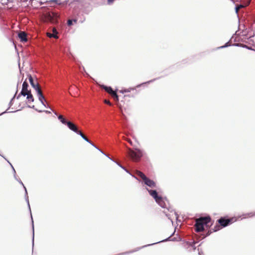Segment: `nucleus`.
Returning <instances> with one entry per match:
<instances>
[{
    "mask_svg": "<svg viewBox=\"0 0 255 255\" xmlns=\"http://www.w3.org/2000/svg\"><path fill=\"white\" fill-rule=\"evenodd\" d=\"M210 216L208 214L200 216L196 220L195 224V231L196 232L208 231L213 225Z\"/></svg>",
    "mask_w": 255,
    "mask_h": 255,
    "instance_id": "f257e3e1",
    "label": "nucleus"
},
{
    "mask_svg": "<svg viewBox=\"0 0 255 255\" xmlns=\"http://www.w3.org/2000/svg\"><path fill=\"white\" fill-rule=\"evenodd\" d=\"M255 216V212H250L247 213L245 214H243L242 215L239 216L237 218L236 217H233L230 218H229L227 216L221 217L219 219L217 220V222L218 223L222 228L228 227L235 222L237 221V220L243 217L242 219H246L248 217H252Z\"/></svg>",
    "mask_w": 255,
    "mask_h": 255,
    "instance_id": "f03ea898",
    "label": "nucleus"
},
{
    "mask_svg": "<svg viewBox=\"0 0 255 255\" xmlns=\"http://www.w3.org/2000/svg\"><path fill=\"white\" fill-rule=\"evenodd\" d=\"M146 189L159 206L161 208H166V202L169 204L166 197H162L161 195H159L156 190L149 189L147 187H146Z\"/></svg>",
    "mask_w": 255,
    "mask_h": 255,
    "instance_id": "7ed1b4c3",
    "label": "nucleus"
},
{
    "mask_svg": "<svg viewBox=\"0 0 255 255\" xmlns=\"http://www.w3.org/2000/svg\"><path fill=\"white\" fill-rule=\"evenodd\" d=\"M171 237L169 236L168 238H166V239H164V240H163L162 241L157 242L156 243L150 244H149V245H146L143 246L141 247H138V248H136L135 250H131V251H128V252H124V253H120V254H117V255H128V254L134 253L135 252L138 251H139L141 249H142V248H145V247H148V246H152V245H155V244H159V243H160L165 242H167V241H171Z\"/></svg>",
    "mask_w": 255,
    "mask_h": 255,
    "instance_id": "20e7f679",
    "label": "nucleus"
},
{
    "mask_svg": "<svg viewBox=\"0 0 255 255\" xmlns=\"http://www.w3.org/2000/svg\"><path fill=\"white\" fill-rule=\"evenodd\" d=\"M160 78V77H159L158 78H154L153 79L149 80L148 81L143 82V83H142L141 84L137 85L136 86V87H134V88L130 87V88H129L128 89L123 88V89H122V90H121L120 91V93H122V94H124V93H126L130 92L132 90H136V88H140L141 86L148 84H149L150 83H152V82L155 81V80H156L157 79H159Z\"/></svg>",
    "mask_w": 255,
    "mask_h": 255,
    "instance_id": "39448f33",
    "label": "nucleus"
},
{
    "mask_svg": "<svg viewBox=\"0 0 255 255\" xmlns=\"http://www.w3.org/2000/svg\"><path fill=\"white\" fill-rule=\"evenodd\" d=\"M140 177L143 180L144 184L150 188L156 187V183L153 180L147 177L144 174L141 173Z\"/></svg>",
    "mask_w": 255,
    "mask_h": 255,
    "instance_id": "423d86ee",
    "label": "nucleus"
},
{
    "mask_svg": "<svg viewBox=\"0 0 255 255\" xmlns=\"http://www.w3.org/2000/svg\"><path fill=\"white\" fill-rule=\"evenodd\" d=\"M24 198H25V201H26V203H27V207H28V208L30 214V217H31V224H32V252H33V251L34 245V222H33V218H32V216L31 210V208H30V204H29V201L28 197Z\"/></svg>",
    "mask_w": 255,
    "mask_h": 255,
    "instance_id": "0eeeda50",
    "label": "nucleus"
},
{
    "mask_svg": "<svg viewBox=\"0 0 255 255\" xmlns=\"http://www.w3.org/2000/svg\"><path fill=\"white\" fill-rule=\"evenodd\" d=\"M195 242H189L188 241H183V247L188 251L190 252L195 251L196 249Z\"/></svg>",
    "mask_w": 255,
    "mask_h": 255,
    "instance_id": "6e6552de",
    "label": "nucleus"
},
{
    "mask_svg": "<svg viewBox=\"0 0 255 255\" xmlns=\"http://www.w3.org/2000/svg\"><path fill=\"white\" fill-rule=\"evenodd\" d=\"M15 94H14L13 95V96L12 97V98L11 99V100H10L9 102V104H8V108L4 112H2L0 114V116H2L3 115V114H6V113H16L19 111H21L24 108V107L23 106L22 107H21L18 110H15V111H9V112H8V110L10 109V108L12 106V105L13 104V101L15 99Z\"/></svg>",
    "mask_w": 255,
    "mask_h": 255,
    "instance_id": "1a4fd4ad",
    "label": "nucleus"
},
{
    "mask_svg": "<svg viewBox=\"0 0 255 255\" xmlns=\"http://www.w3.org/2000/svg\"><path fill=\"white\" fill-rule=\"evenodd\" d=\"M222 229V227L218 223H217L213 228L212 231L210 230H208V231L204 232L202 234V236H203V238H205L210 236L212 232H216Z\"/></svg>",
    "mask_w": 255,
    "mask_h": 255,
    "instance_id": "9d476101",
    "label": "nucleus"
},
{
    "mask_svg": "<svg viewBox=\"0 0 255 255\" xmlns=\"http://www.w3.org/2000/svg\"><path fill=\"white\" fill-rule=\"evenodd\" d=\"M101 87L107 92L112 94L116 98L117 101H119V96L117 94V91H114L111 86H106L103 84Z\"/></svg>",
    "mask_w": 255,
    "mask_h": 255,
    "instance_id": "9b49d317",
    "label": "nucleus"
},
{
    "mask_svg": "<svg viewBox=\"0 0 255 255\" xmlns=\"http://www.w3.org/2000/svg\"><path fill=\"white\" fill-rule=\"evenodd\" d=\"M29 83L31 87L34 89L36 92L40 90L38 83H35L32 76L29 74L27 76Z\"/></svg>",
    "mask_w": 255,
    "mask_h": 255,
    "instance_id": "f8f14e48",
    "label": "nucleus"
},
{
    "mask_svg": "<svg viewBox=\"0 0 255 255\" xmlns=\"http://www.w3.org/2000/svg\"><path fill=\"white\" fill-rule=\"evenodd\" d=\"M145 154L144 151L138 148H135V156L138 160H140L141 158L144 157Z\"/></svg>",
    "mask_w": 255,
    "mask_h": 255,
    "instance_id": "ddd939ff",
    "label": "nucleus"
},
{
    "mask_svg": "<svg viewBox=\"0 0 255 255\" xmlns=\"http://www.w3.org/2000/svg\"><path fill=\"white\" fill-rule=\"evenodd\" d=\"M66 126L68 127V128L74 132L75 133H77L78 129L76 126L73 124L72 122L68 121L67 123Z\"/></svg>",
    "mask_w": 255,
    "mask_h": 255,
    "instance_id": "4468645a",
    "label": "nucleus"
},
{
    "mask_svg": "<svg viewBox=\"0 0 255 255\" xmlns=\"http://www.w3.org/2000/svg\"><path fill=\"white\" fill-rule=\"evenodd\" d=\"M52 33H48L47 36L49 38H54L55 39H58L59 38V36H58V31L55 28H53L52 30Z\"/></svg>",
    "mask_w": 255,
    "mask_h": 255,
    "instance_id": "2eb2a0df",
    "label": "nucleus"
},
{
    "mask_svg": "<svg viewBox=\"0 0 255 255\" xmlns=\"http://www.w3.org/2000/svg\"><path fill=\"white\" fill-rule=\"evenodd\" d=\"M29 84L28 82L25 80L22 85V89L20 92L24 93H27Z\"/></svg>",
    "mask_w": 255,
    "mask_h": 255,
    "instance_id": "dca6fc26",
    "label": "nucleus"
},
{
    "mask_svg": "<svg viewBox=\"0 0 255 255\" xmlns=\"http://www.w3.org/2000/svg\"><path fill=\"white\" fill-rule=\"evenodd\" d=\"M18 37L22 42H25L27 41L26 34L24 32H19L18 34Z\"/></svg>",
    "mask_w": 255,
    "mask_h": 255,
    "instance_id": "f3484780",
    "label": "nucleus"
},
{
    "mask_svg": "<svg viewBox=\"0 0 255 255\" xmlns=\"http://www.w3.org/2000/svg\"><path fill=\"white\" fill-rule=\"evenodd\" d=\"M55 115L57 116L58 120L63 125H66V123L68 122L67 121L62 115H57L56 112L53 111Z\"/></svg>",
    "mask_w": 255,
    "mask_h": 255,
    "instance_id": "a211bd4d",
    "label": "nucleus"
},
{
    "mask_svg": "<svg viewBox=\"0 0 255 255\" xmlns=\"http://www.w3.org/2000/svg\"><path fill=\"white\" fill-rule=\"evenodd\" d=\"M36 93L38 100L40 101L41 103H43V101H45V99L43 95L41 90L37 91Z\"/></svg>",
    "mask_w": 255,
    "mask_h": 255,
    "instance_id": "6ab92c4d",
    "label": "nucleus"
},
{
    "mask_svg": "<svg viewBox=\"0 0 255 255\" xmlns=\"http://www.w3.org/2000/svg\"><path fill=\"white\" fill-rule=\"evenodd\" d=\"M233 45L234 46L246 48V49H247L248 50H250L253 51V50H254V48H253L252 47L249 46H248L246 44H244L234 43Z\"/></svg>",
    "mask_w": 255,
    "mask_h": 255,
    "instance_id": "aec40b11",
    "label": "nucleus"
},
{
    "mask_svg": "<svg viewBox=\"0 0 255 255\" xmlns=\"http://www.w3.org/2000/svg\"><path fill=\"white\" fill-rule=\"evenodd\" d=\"M252 30V28H250L249 30H247V29L243 30L242 32L243 33L242 36H244L245 39H247V38L249 37H248V35L249 34V32Z\"/></svg>",
    "mask_w": 255,
    "mask_h": 255,
    "instance_id": "412c9836",
    "label": "nucleus"
},
{
    "mask_svg": "<svg viewBox=\"0 0 255 255\" xmlns=\"http://www.w3.org/2000/svg\"><path fill=\"white\" fill-rule=\"evenodd\" d=\"M26 96V100L27 101V103H31L34 101V98L32 94H27Z\"/></svg>",
    "mask_w": 255,
    "mask_h": 255,
    "instance_id": "4be33fe9",
    "label": "nucleus"
},
{
    "mask_svg": "<svg viewBox=\"0 0 255 255\" xmlns=\"http://www.w3.org/2000/svg\"><path fill=\"white\" fill-rule=\"evenodd\" d=\"M233 45H234V44H230V40H229V41L227 42L224 45L217 47V49H220L227 48L229 46H234Z\"/></svg>",
    "mask_w": 255,
    "mask_h": 255,
    "instance_id": "5701e85b",
    "label": "nucleus"
},
{
    "mask_svg": "<svg viewBox=\"0 0 255 255\" xmlns=\"http://www.w3.org/2000/svg\"><path fill=\"white\" fill-rule=\"evenodd\" d=\"M115 163H116V164L118 165L120 167H121L122 169L125 170L127 173H129V171L126 168H125L124 166H123L121 164H120L119 162L116 161Z\"/></svg>",
    "mask_w": 255,
    "mask_h": 255,
    "instance_id": "b1692460",
    "label": "nucleus"
},
{
    "mask_svg": "<svg viewBox=\"0 0 255 255\" xmlns=\"http://www.w3.org/2000/svg\"><path fill=\"white\" fill-rule=\"evenodd\" d=\"M49 3L54 2L56 5H60L62 4V2L61 0H50L49 1Z\"/></svg>",
    "mask_w": 255,
    "mask_h": 255,
    "instance_id": "393cba45",
    "label": "nucleus"
},
{
    "mask_svg": "<svg viewBox=\"0 0 255 255\" xmlns=\"http://www.w3.org/2000/svg\"><path fill=\"white\" fill-rule=\"evenodd\" d=\"M36 111H37V112L40 113L44 112L47 114H50L51 113V111H48V110H41L36 109Z\"/></svg>",
    "mask_w": 255,
    "mask_h": 255,
    "instance_id": "a878e982",
    "label": "nucleus"
},
{
    "mask_svg": "<svg viewBox=\"0 0 255 255\" xmlns=\"http://www.w3.org/2000/svg\"><path fill=\"white\" fill-rule=\"evenodd\" d=\"M21 185L22 186L23 190H24V198L28 197V192L26 187L25 186L23 183V185Z\"/></svg>",
    "mask_w": 255,
    "mask_h": 255,
    "instance_id": "bb28decb",
    "label": "nucleus"
},
{
    "mask_svg": "<svg viewBox=\"0 0 255 255\" xmlns=\"http://www.w3.org/2000/svg\"><path fill=\"white\" fill-rule=\"evenodd\" d=\"M27 93H24L20 92L18 95L16 97L15 96V98H16V99H19L21 96L25 97Z\"/></svg>",
    "mask_w": 255,
    "mask_h": 255,
    "instance_id": "cd10ccee",
    "label": "nucleus"
},
{
    "mask_svg": "<svg viewBox=\"0 0 255 255\" xmlns=\"http://www.w3.org/2000/svg\"><path fill=\"white\" fill-rule=\"evenodd\" d=\"M13 0H6V1L2 2V0H0V3L3 5L7 4L8 2H13Z\"/></svg>",
    "mask_w": 255,
    "mask_h": 255,
    "instance_id": "c85d7f7f",
    "label": "nucleus"
},
{
    "mask_svg": "<svg viewBox=\"0 0 255 255\" xmlns=\"http://www.w3.org/2000/svg\"><path fill=\"white\" fill-rule=\"evenodd\" d=\"M243 7V5L242 4H240L239 5H235V12L236 13V14L238 15V10H239V9L240 8V7Z\"/></svg>",
    "mask_w": 255,
    "mask_h": 255,
    "instance_id": "c756f323",
    "label": "nucleus"
},
{
    "mask_svg": "<svg viewBox=\"0 0 255 255\" xmlns=\"http://www.w3.org/2000/svg\"><path fill=\"white\" fill-rule=\"evenodd\" d=\"M82 0H72V1L69 3V5H72L74 3H81Z\"/></svg>",
    "mask_w": 255,
    "mask_h": 255,
    "instance_id": "7c9ffc66",
    "label": "nucleus"
},
{
    "mask_svg": "<svg viewBox=\"0 0 255 255\" xmlns=\"http://www.w3.org/2000/svg\"><path fill=\"white\" fill-rule=\"evenodd\" d=\"M41 104L45 108H48V109H50V110H51V108H50V107L46 103V100H45V101H43V103H41Z\"/></svg>",
    "mask_w": 255,
    "mask_h": 255,
    "instance_id": "2f4dec72",
    "label": "nucleus"
},
{
    "mask_svg": "<svg viewBox=\"0 0 255 255\" xmlns=\"http://www.w3.org/2000/svg\"><path fill=\"white\" fill-rule=\"evenodd\" d=\"M67 24L68 26H71L74 25V23L71 19H68L67 21Z\"/></svg>",
    "mask_w": 255,
    "mask_h": 255,
    "instance_id": "473e14b6",
    "label": "nucleus"
},
{
    "mask_svg": "<svg viewBox=\"0 0 255 255\" xmlns=\"http://www.w3.org/2000/svg\"><path fill=\"white\" fill-rule=\"evenodd\" d=\"M11 169L13 174V177L14 178H16V172L13 165H11Z\"/></svg>",
    "mask_w": 255,
    "mask_h": 255,
    "instance_id": "72a5a7b5",
    "label": "nucleus"
},
{
    "mask_svg": "<svg viewBox=\"0 0 255 255\" xmlns=\"http://www.w3.org/2000/svg\"><path fill=\"white\" fill-rule=\"evenodd\" d=\"M255 36V32H254L253 34L252 35L250 36L248 38H247V39L250 40L251 42H254V40L251 39V38L252 37H254Z\"/></svg>",
    "mask_w": 255,
    "mask_h": 255,
    "instance_id": "f704fd0d",
    "label": "nucleus"
},
{
    "mask_svg": "<svg viewBox=\"0 0 255 255\" xmlns=\"http://www.w3.org/2000/svg\"><path fill=\"white\" fill-rule=\"evenodd\" d=\"M20 185H23V182L20 180V178H19L17 176V175L16 174V178H14Z\"/></svg>",
    "mask_w": 255,
    "mask_h": 255,
    "instance_id": "c9c22d12",
    "label": "nucleus"
},
{
    "mask_svg": "<svg viewBox=\"0 0 255 255\" xmlns=\"http://www.w3.org/2000/svg\"><path fill=\"white\" fill-rule=\"evenodd\" d=\"M76 134L80 135V136L83 139L85 136L84 135V134L81 131H79L78 130L77 133H76Z\"/></svg>",
    "mask_w": 255,
    "mask_h": 255,
    "instance_id": "e433bc0d",
    "label": "nucleus"
},
{
    "mask_svg": "<svg viewBox=\"0 0 255 255\" xmlns=\"http://www.w3.org/2000/svg\"><path fill=\"white\" fill-rule=\"evenodd\" d=\"M24 107H25V106H24ZM25 107H27L28 108H31V109H34L35 111H36V109H37L36 108H35L34 105L30 106V105H27L26 106H25Z\"/></svg>",
    "mask_w": 255,
    "mask_h": 255,
    "instance_id": "4c0bfd02",
    "label": "nucleus"
},
{
    "mask_svg": "<svg viewBox=\"0 0 255 255\" xmlns=\"http://www.w3.org/2000/svg\"><path fill=\"white\" fill-rule=\"evenodd\" d=\"M163 213L165 214L166 216L168 218V219L170 220L172 222V223H173V221H172V219H171L170 215L168 213H166V212L164 211L163 212Z\"/></svg>",
    "mask_w": 255,
    "mask_h": 255,
    "instance_id": "58836bf2",
    "label": "nucleus"
},
{
    "mask_svg": "<svg viewBox=\"0 0 255 255\" xmlns=\"http://www.w3.org/2000/svg\"><path fill=\"white\" fill-rule=\"evenodd\" d=\"M130 176H131L132 177H133L134 178H135L136 180H138V181H140L139 180V179L135 175H134L133 174H132L130 171H129V173H128Z\"/></svg>",
    "mask_w": 255,
    "mask_h": 255,
    "instance_id": "ea45409f",
    "label": "nucleus"
},
{
    "mask_svg": "<svg viewBox=\"0 0 255 255\" xmlns=\"http://www.w3.org/2000/svg\"><path fill=\"white\" fill-rule=\"evenodd\" d=\"M115 0H107V4L111 5L113 3Z\"/></svg>",
    "mask_w": 255,
    "mask_h": 255,
    "instance_id": "a19ab883",
    "label": "nucleus"
},
{
    "mask_svg": "<svg viewBox=\"0 0 255 255\" xmlns=\"http://www.w3.org/2000/svg\"><path fill=\"white\" fill-rule=\"evenodd\" d=\"M174 214H175V216H176V221H177V222H181V221H180V220L178 219V214H177V212H176L175 211H174Z\"/></svg>",
    "mask_w": 255,
    "mask_h": 255,
    "instance_id": "79ce46f5",
    "label": "nucleus"
},
{
    "mask_svg": "<svg viewBox=\"0 0 255 255\" xmlns=\"http://www.w3.org/2000/svg\"><path fill=\"white\" fill-rule=\"evenodd\" d=\"M168 211L170 212H172V211H174V210H173L170 207H167V206L166 205V208Z\"/></svg>",
    "mask_w": 255,
    "mask_h": 255,
    "instance_id": "37998d69",
    "label": "nucleus"
},
{
    "mask_svg": "<svg viewBox=\"0 0 255 255\" xmlns=\"http://www.w3.org/2000/svg\"><path fill=\"white\" fill-rule=\"evenodd\" d=\"M83 139L89 143H91V141L85 136Z\"/></svg>",
    "mask_w": 255,
    "mask_h": 255,
    "instance_id": "c03bdc74",
    "label": "nucleus"
},
{
    "mask_svg": "<svg viewBox=\"0 0 255 255\" xmlns=\"http://www.w3.org/2000/svg\"><path fill=\"white\" fill-rule=\"evenodd\" d=\"M106 156H107L108 158H109L110 160H111L112 161H113L114 162H115L116 160H115L114 159H113V158H112L111 157H110L108 155H107V154H106V155H105Z\"/></svg>",
    "mask_w": 255,
    "mask_h": 255,
    "instance_id": "a18cd8bd",
    "label": "nucleus"
},
{
    "mask_svg": "<svg viewBox=\"0 0 255 255\" xmlns=\"http://www.w3.org/2000/svg\"><path fill=\"white\" fill-rule=\"evenodd\" d=\"M18 85H19V82H18L17 83V85H16V90L15 93L14 94L15 95L17 93L18 91Z\"/></svg>",
    "mask_w": 255,
    "mask_h": 255,
    "instance_id": "49530a36",
    "label": "nucleus"
},
{
    "mask_svg": "<svg viewBox=\"0 0 255 255\" xmlns=\"http://www.w3.org/2000/svg\"><path fill=\"white\" fill-rule=\"evenodd\" d=\"M71 20H72V21H73V23H74H74H77V20H78V19H77V18H74V19H71Z\"/></svg>",
    "mask_w": 255,
    "mask_h": 255,
    "instance_id": "de8ad7c7",
    "label": "nucleus"
},
{
    "mask_svg": "<svg viewBox=\"0 0 255 255\" xmlns=\"http://www.w3.org/2000/svg\"><path fill=\"white\" fill-rule=\"evenodd\" d=\"M125 96L126 97H132L133 98L134 97V95H132V94H128V95H126Z\"/></svg>",
    "mask_w": 255,
    "mask_h": 255,
    "instance_id": "09e8293b",
    "label": "nucleus"
},
{
    "mask_svg": "<svg viewBox=\"0 0 255 255\" xmlns=\"http://www.w3.org/2000/svg\"><path fill=\"white\" fill-rule=\"evenodd\" d=\"M2 158H3L7 162V163H8V164H9V163H10V162L5 156H2Z\"/></svg>",
    "mask_w": 255,
    "mask_h": 255,
    "instance_id": "8fccbe9b",
    "label": "nucleus"
},
{
    "mask_svg": "<svg viewBox=\"0 0 255 255\" xmlns=\"http://www.w3.org/2000/svg\"><path fill=\"white\" fill-rule=\"evenodd\" d=\"M2 158H3L7 162V163H8V164H9V163H10V162L5 156H2Z\"/></svg>",
    "mask_w": 255,
    "mask_h": 255,
    "instance_id": "3c124183",
    "label": "nucleus"
},
{
    "mask_svg": "<svg viewBox=\"0 0 255 255\" xmlns=\"http://www.w3.org/2000/svg\"><path fill=\"white\" fill-rule=\"evenodd\" d=\"M91 145H92L93 146H94L95 148H97V146L96 145H95L93 143H92L91 141V143H90Z\"/></svg>",
    "mask_w": 255,
    "mask_h": 255,
    "instance_id": "603ef678",
    "label": "nucleus"
},
{
    "mask_svg": "<svg viewBox=\"0 0 255 255\" xmlns=\"http://www.w3.org/2000/svg\"><path fill=\"white\" fill-rule=\"evenodd\" d=\"M198 255H203V252L202 251H199L198 252Z\"/></svg>",
    "mask_w": 255,
    "mask_h": 255,
    "instance_id": "864d4df0",
    "label": "nucleus"
},
{
    "mask_svg": "<svg viewBox=\"0 0 255 255\" xmlns=\"http://www.w3.org/2000/svg\"><path fill=\"white\" fill-rule=\"evenodd\" d=\"M176 238H173L171 239V241H176Z\"/></svg>",
    "mask_w": 255,
    "mask_h": 255,
    "instance_id": "5fc2aeb1",
    "label": "nucleus"
},
{
    "mask_svg": "<svg viewBox=\"0 0 255 255\" xmlns=\"http://www.w3.org/2000/svg\"><path fill=\"white\" fill-rule=\"evenodd\" d=\"M32 94V93H31V90L28 89L27 94Z\"/></svg>",
    "mask_w": 255,
    "mask_h": 255,
    "instance_id": "6e6d98bb",
    "label": "nucleus"
},
{
    "mask_svg": "<svg viewBox=\"0 0 255 255\" xmlns=\"http://www.w3.org/2000/svg\"><path fill=\"white\" fill-rule=\"evenodd\" d=\"M20 1L23 2H26L28 1V0H20Z\"/></svg>",
    "mask_w": 255,
    "mask_h": 255,
    "instance_id": "4d7b16f0",
    "label": "nucleus"
},
{
    "mask_svg": "<svg viewBox=\"0 0 255 255\" xmlns=\"http://www.w3.org/2000/svg\"><path fill=\"white\" fill-rule=\"evenodd\" d=\"M68 2H69V0H65V1H64V3H65V4H67Z\"/></svg>",
    "mask_w": 255,
    "mask_h": 255,
    "instance_id": "13d9d810",
    "label": "nucleus"
},
{
    "mask_svg": "<svg viewBox=\"0 0 255 255\" xmlns=\"http://www.w3.org/2000/svg\"><path fill=\"white\" fill-rule=\"evenodd\" d=\"M176 65H172V66L170 67L169 68H174ZM176 67H177V65H176Z\"/></svg>",
    "mask_w": 255,
    "mask_h": 255,
    "instance_id": "bf43d9fd",
    "label": "nucleus"
},
{
    "mask_svg": "<svg viewBox=\"0 0 255 255\" xmlns=\"http://www.w3.org/2000/svg\"><path fill=\"white\" fill-rule=\"evenodd\" d=\"M100 152L103 154L104 155H106V153L105 152H104L102 150L100 151Z\"/></svg>",
    "mask_w": 255,
    "mask_h": 255,
    "instance_id": "052dcab7",
    "label": "nucleus"
},
{
    "mask_svg": "<svg viewBox=\"0 0 255 255\" xmlns=\"http://www.w3.org/2000/svg\"><path fill=\"white\" fill-rule=\"evenodd\" d=\"M175 232V230H174V231L173 232V233H172V234H171V235L170 236V237L172 236L174 234Z\"/></svg>",
    "mask_w": 255,
    "mask_h": 255,
    "instance_id": "680f3d73",
    "label": "nucleus"
},
{
    "mask_svg": "<svg viewBox=\"0 0 255 255\" xmlns=\"http://www.w3.org/2000/svg\"><path fill=\"white\" fill-rule=\"evenodd\" d=\"M182 62H183V63H185L186 62V60H183Z\"/></svg>",
    "mask_w": 255,
    "mask_h": 255,
    "instance_id": "e2e57ef3",
    "label": "nucleus"
},
{
    "mask_svg": "<svg viewBox=\"0 0 255 255\" xmlns=\"http://www.w3.org/2000/svg\"><path fill=\"white\" fill-rule=\"evenodd\" d=\"M9 165H10V167H11V165H12V164L11 163H9Z\"/></svg>",
    "mask_w": 255,
    "mask_h": 255,
    "instance_id": "0e129e2a",
    "label": "nucleus"
},
{
    "mask_svg": "<svg viewBox=\"0 0 255 255\" xmlns=\"http://www.w3.org/2000/svg\"><path fill=\"white\" fill-rule=\"evenodd\" d=\"M0 156H1L2 157V156H4L3 155H2V154H1V153H0Z\"/></svg>",
    "mask_w": 255,
    "mask_h": 255,
    "instance_id": "69168bd1",
    "label": "nucleus"
},
{
    "mask_svg": "<svg viewBox=\"0 0 255 255\" xmlns=\"http://www.w3.org/2000/svg\"><path fill=\"white\" fill-rule=\"evenodd\" d=\"M0 156H1L2 157V156H4L3 155H2V154H1V153H0Z\"/></svg>",
    "mask_w": 255,
    "mask_h": 255,
    "instance_id": "338daca9",
    "label": "nucleus"
},
{
    "mask_svg": "<svg viewBox=\"0 0 255 255\" xmlns=\"http://www.w3.org/2000/svg\"><path fill=\"white\" fill-rule=\"evenodd\" d=\"M234 41H235V42L237 41V40L235 38V39H234Z\"/></svg>",
    "mask_w": 255,
    "mask_h": 255,
    "instance_id": "774afa93",
    "label": "nucleus"
}]
</instances>
